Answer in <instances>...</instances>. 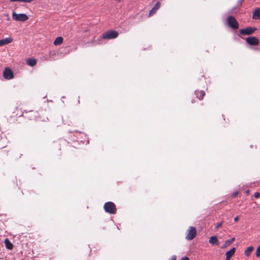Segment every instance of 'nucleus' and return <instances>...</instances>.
<instances>
[{"label": "nucleus", "mask_w": 260, "mask_h": 260, "mask_svg": "<svg viewBox=\"0 0 260 260\" xmlns=\"http://www.w3.org/2000/svg\"><path fill=\"white\" fill-rule=\"evenodd\" d=\"M104 208L106 212L111 214L116 213V208L115 205L112 202H106L104 206Z\"/></svg>", "instance_id": "obj_1"}, {"label": "nucleus", "mask_w": 260, "mask_h": 260, "mask_svg": "<svg viewBox=\"0 0 260 260\" xmlns=\"http://www.w3.org/2000/svg\"><path fill=\"white\" fill-rule=\"evenodd\" d=\"M118 36V33L115 30H109L102 34L101 39H113L116 38Z\"/></svg>", "instance_id": "obj_2"}, {"label": "nucleus", "mask_w": 260, "mask_h": 260, "mask_svg": "<svg viewBox=\"0 0 260 260\" xmlns=\"http://www.w3.org/2000/svg\"><path fill=\"white\" fill-rule=\"evenodd\" d=\"M12 17L15 20L22 22L25 21L28 19V16L25 14H17L15 12H12Z\"/></svg>", "instance_id": "obj_3"}, {"label": "nucleus", "mask_w": 260, "mask_h": 260, "mask_svg": "<svg viewBox=\"0 0 260 260\" xmlns=\"http://www.w3.org/2000/svg\"><path fill=\"white\" fill-rule=\"evenodd\" d=\"M227 22L229 26L234 29L239 28V24L237 20L232 16H229L227 18Z\"/></svg>", "instance_id": "obj_4"}, {"label": "nucleus", "mask_w": 260, "mask_h": 260, "mask_svg": "<svg viewBox=\"0 0 260 260\" xmlns=\"http://www.w3.org/2000/svg\"><path fill=\"white\" fill-rule=\"evenodd\" d=\"M196 229L193 226H190L188 234L186 236V239L188 240H191L196 237Z\"/></svg>", "instance_id": "obj_5"}, {"label": "nucleus", "mask_w": 260, "mask_h": 260, "mask_svg": "<svg viewBox=\"0 0 260 260\" xmlns=\"http://www.w3.org/2000/svg\"><path fill=\"white\" fill-rule=\"evenodd\" d=\"M256 29L255 27H246L245 28L241 29L240 30V33L242 35H250L252 34Z\"/></svg>", "instance_id": "obj_6"}, {"label": "nucleus", "mask_w": 260, "mask_h": 260, "mask_svg": "<svg viewBox=\"0 0 260 260\" xmlns=\"http://www.w3.org/2000/svg\"><path fill=\"white\" fill-rule=\"evenodd\" d=\"M246 42L251 46H257L259 44V40L255 37H248L246 39Z\"/></svg>", "instance_id": "obj_7"}, {"label": "nucleus", "mask_w": 260, "mask_h": 260, "mask_svg": "<svg viewBox=\"0 0 260 260\" xmlns=\"http://www.w3.org/2000/svg\"><path fill=\"white\" fill-rule=\"evenodd\" d=\"M4 77L7 80H10L14 77L12 71L9 68H6L3 72Z\"/></svg>", "instance_id": "obj_8"}, {"label": "nucleus", "mask_w": 260, "mask_h": 260, "mask_svg": "<svg viewBox=\"0 0 260 260\" xmlns=\"http://www.w3.org/2000/svg\"><path fill=\"white\" fill-rule=\"evenodd\" d=\"M160 6V3L159 2H157L153 8L149 11V16H151L154 14Z\"/></svg>", "instance_id": "obj_9"}, {"label": "nucleus", "mask_w": 260, "mask_h": 260, "mask_svg": "<svg viewBox=\"0 0 260 260\" xmlns=\"http://www.w3.org/2000/svg\"><path fill=\"white\" fill-rule=\"evenodd\" d=\"M13 41V39L11 37L6 38L0 40V46L8 44Z\"/></svg>", "instance_id": "obj_10"}, {"label": "nucleus", "mask_w": 260, "mask_h": 260, "mask_svg": "<svg viewBox=\"0 0 260 260\" xmlns=\"http://www.w3.org/2000/svg\"><path fill=\"white\" fill-rule=\"evenodd\" d=\"M209 242L213 245H218L219 244L217 238L215 236L211 237L209 240Z\"/></svg>", "instance_id": "obj_11"}, {"label": "nucleus", "mask_w": 260, "mask_h": 260, "mask_svg": "<svg viewBox=\"0 0 260 260\" xmlns=\"http://www.w3.org/2000/svg\"><path fill=\"white\" fill-rule=\"evenodd\" d=\"M252 18L260 20V8H256L253 12Z\"/></svg>", "instance_id": "obj_12"}, {"label": "nucleus", "mask_w": 260, "mask_h": 260, "mask_svg": "<svg viewBox=\"0 0 260 260\" xmlns=\"http://www.w3.org/2000/svg\"><path fill=\"white\" fill-rule=\"evenodd\" d=\"M194 93L197 96V98H198L200 100H202L205 94V92L204 90H196Z\"/></svg>", "instance_id": "obj_13"}, {"label": "nucleus", "mask_w": 260, "mask_h": 260, "mask_svg": "<svg viewBox=\"0 0 260 260\" xmlns=\"http://www.w3.org/2000/svg\"><path fill=\"white\" fill-rule=\"evenodd\" d=\"M236 251V248L234 247L231 249L230 250L227 251L225 252V255L226 257H228V258H231V257L234 255L235 254V252Z\"/></svg>", "instance_id": "obj_14"}, {"label": "nucleus", "mask_w": 260, "mask_h": 260, "mask_svg": "<svg viewBox=\"0 0 260 260\" xmlns=\"http://www.w3.org/2000/svg\"><path fill=\"white\" fill-rule=\"evenodd\" d=\"M4 243L6 248L8 249L11 250L13 248V245L8 238L5 239Z\"/></svg>", "instance_id": "obj_15"}, {"label": "nucleus", "mask_w": 260, "mask_h": 260, "mask_svg": "<svg viewBox=\"0 0 260 260\" xmlns=\"http://www.w3.org/2000/svg\"><path fill=\"white\" fill-rule=\"evenodd\" d=\"M235 238H232L230 239L226 240L225 241L224 244L223 245L222 248H225V247H226L227 246H229L232 243H233L235 241Z\"/></svg>", "instance_id": "obj_16"}, {"label": "nucleus", "mask_w": 260, "mask_h": 260, "mask_svg": "<svg viewBox=\"0 0 260 260\" xmlns=\"http://www.w3.org/2000/svg\"><path fill=\"white\" fill-rule=\"evenodd\" d=\"M26 63L30 67H34L37 63L36 59L34 58H28L26 60Z\"/></svg>", "instance_id": "obj_17"}, {"label": "nucleus", "mask_w": 260, "mask_h": 260, "mask_svg": "<svg viewBox=\"0 0 260 260\" xmlns=\"http://www.w3.org/2000/svg\"><path fill=\"white\" fill-rule=\"evenodd\" d=\"M253 250V247L252 246L247 247L244 251V254L245 256L249 257Z\"/></svg>", "instance_id": "obj_18"}, {"label": "nucleus", "mask_w": 260, "mask_h": 260, "mask_svg": "<svg viewBox=\"0 0 260 260\" xmlns=\"http://www.w3.org/2000/svg\"><path fill=\"white\" fill-rule=\"evenodd\" d=\"M63 39L61 37H57L54 41V45H59L63 42Z\"/></svg>", "instance_id": "obj_19"}, {"label": "nucleus", "mask_w": 260, "mask_h": 260, "mask_svg": "<svg viewBox=\"0 0 260 260\" xmlns=\"http://www.w3.org/2000/svg\"><path fill=\"white\" fill-rule=\"evenodd\" d=\"M260 256V245L258 246L256 250V256L259 257Z\"/></svg>", "instance_id": "obj_20"}, {"label": "nucleus", "mask_w": 260, "mask_h": 260, "mask_svg": "<svg viewBox=\"0 0 260 260\" xmlns=\"http://www.w3.org/2000/svg\"><path fill=\"white\" fill-rule=\"evenodd\" d=\"M253 196L255 198H258L260 197V193H259L258 192H256L254 193Z\"/></svg>", "instance_id": "obj_21"}, {"label": "nucleus", "mask_w": 260, "mask_h": 260, "mask_svg": "<svg viewBox=\"0 0 260 260\" xmlns=\"http://www.w3.org/2000/svg\"><path fill=\"white\" fill-rule=\"evenodd\" d=\"M222 223L223 222L221 221L220 222V223H218L216 226H215V229H218L221 226L222 224Z\"/></svg>", "instance_id": "obj_22"}, {"label": "nucleus", "mask_w": 260, "mask_h": 260, "mask_svg": "<svg viewBox=\"0 0 260 260\" xmlns=\"http://www.w3.org/2000/svg\"><path fill=\"white\" fill-rule=\"evenodd\" d=\"M244 0H239L238 2H237V5L240 6L242 5V2Z\"/></svg>", "instance_id": "obj_23"}, {"label": "nucleus", "mask_w": 260, "mask_h": 260, "mask_svg": "<svg viewBox=\"0 0 260 260\" xmlns=\"http://www.w3.org/2000/svg\"><path fill=\"white\" fill-rule=\"evenodd\" d=\"M238 219H239V216H236V217H235V218H234V221H235V222H237V221H238Z\"/></svg>", "instance_id": "obj_24"}, {"label": "nucleus", "mask_w": 260, "mask_h": 260, "mask_svg": "<svg viewBox=\"0 0 260 260\" xmlns=\"http://www.w3.org/2000/svg\"><path fill=\"white\" fill-rule=\"evenodd\" d=\"M238 191L234 192L233 193V197H236L238 194Z\"/></svg>", "instance_id": "obj_25"}, {"label": "nucleus", "mask_w": 260, "mask_h": 260, "mask_svg": "<svg viewBox=\"0 0 260 260\" xmlns=\"http://www.w3.org/2000/svg\"><path fill=\"white\" fill-rule=\"evenodd\" d=\"M170 260H176V257L175 255H173L171 257V258Z\"/></svg>", "instance_id": "obj_26"}, {"label": "nucleus", "mask_w": 260, "mask_h": 260, "mask_svg": "<svg viewBox=\"0 0 260 260\" xmlns=\"http://www.w3.org/2000/svg\"><path fill=\"white\" fill-rule=\"evenodd\" d=\"M181 260H189V258L187 256H185V257L182 258Z\"/></svg>", "instance_id": "obj_27"}, {"label": "nucleus", "mask_w": 260, "mask_h": 260, "mask_svg": "<svg viewBox=\"0 0 260 260\" xmlns=\"http://www.w3.org/2000/svg\"><path fill=\"white\" fill-rule=\"evenodd\" d=\"M230 258H228V257H226V258L225 260H230Z\"/></svg>", "instance_id": "obj_28"}]
</instances>
